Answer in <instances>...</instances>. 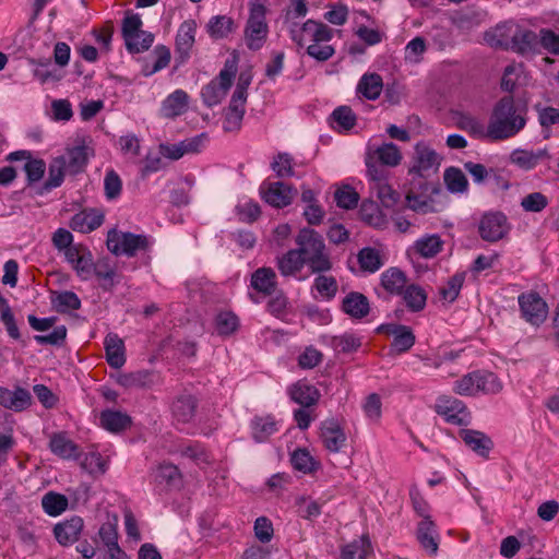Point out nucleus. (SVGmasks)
I'll list each match as a JSON object with an SVG mask.
<instances>
[{"mask_svg":"<svg viewBox=\"0 0 559 559\" xmlns=\"http://www.w3.org/2000/svg\"><path fill=\"white\" fill-rule=\"evenodd\" d=\"M0 405L7 409L23 412L32 405V394L20 385L13 390L0 386Z\"/></svg>","mask_w":559,"mask_h":559,"instance_id":"nucleus-17","label":"nucleus"},{"mask_svg":"<svg viewBox=\"0 0 559 559\" xmlns=\"http://www.w3.org/2000/svg\"><path fill=\"white\" fill-rule=\"evenodd\" d=\"M199 407V399L188 390H182L173 399L170 403V413L177 424H190Z\"/></svg>","mask_w":559,"mask_h":559,"instance_id":"nucleus-13","label":"nucleus"},{"mask_svg":"<svg viewBox=\"0 0 559 559\" xmlns=\"http://www.w3.org/2000/svg\"><path fill=\"white\" fill-rule=\"evenodd\" d=\"M448 190L452 193H464L468 189V181L464 173L457 167H448L443 174Z\"/></svg>","mask_w":559,"mask_h":559,"instance_id":"nucleus-46","label":"nucleus"},{"mask_svg":"<svg viewBox=\"0 0 559 559\" xmlns=\"http://www.w3.org/2000/svg\"><path fill=\"white\" fill-rule=\"evenodd\" d=\"M401 296L407 309L412 312H419L426 307L427 293L417 284L406 285Z\"/></svg>","mask_w":559,"mask_h":559,"instance_id":"nucleus-41","label":"nucleus"},{"mask_svg":"<svg viewBox=\"0 0 559 559\" xmlns=\"http://www.w3.org/2000/svg\"><path fill=\"white\" fill-rule=\"evenodd\" d=\"M269 35V25L266 22V8L260 2H250L249 16L243 28V39L246 46L251 51L260 50Z\"/></svg>","mask_w":559,"mask_h":559,"instance_id":"nucleus-3","label":"nucleus"},{"mask_svg":"<svg viewBox=\"0 0 559 559\" xmlns=\"http://www.w3.org/2000/svg\"><path fill=\"white\" fill-rule=\"evenodd\" d=\"M197 23L194 20H187L181 23L176 35V62L177 66L185 63L190 57V50L195 41Z\"/></svg>","mask_w":559,"mask_h":559,"instance_id":"nucleus-16","label":"nucleus"},{"mask_svg":"<svg viewBox=\"0 0 559 559\" xmlns=\"http://www.w3.org/2000/svg\"><path fill=\"white\" fill-rule=\"evenodd\" d=\"M295 243L312 273L321 274L332 270L330 251L324 238L317 230L310 227L301 228L295 238Z\"/></svg>","mask_w":559,"mask_h":559,"instance_id":"nucleus-2","label":"nucleus"},{"mask_svg":"<svg viewBox=\"0 0 559 559\" xmlns=\"http://www.w3.org/2000/svg\"><path fill=\"white\" fill-rule=\"evenodd\" d=\"M289 34L294 43L304 47L307 43H329L334 36V31L323 22L309 19L301 26L295 24Z\"/></svg>","mask_w":559,"mask_h":559,"instance_id":"nucleus-8","label":"nucleus"},{"mask_svg":"<svg viewBox=\"0 0 559 559\" xmlns=\"http://www.w3.org/2000/svg\"><path fill=\"white\" fill-rule=\"evenodd\" d=\"M504 27L498 26L492 32H487L485 39L490 46L496 48L512 49L513 51L525 55L536 49L538 36L531 29L518 28L511 39L504 37Z\"/></svg>","mask_w":559,"mask_h":559,"instance_id":"nucleus-4","label":"nucleus"},{"mask_svg":"<svg viewBox=\"0 0 559 559\" xmlns=\"http://www.w3.org/2000/svg\"><path fill=\"white\" fill-rule=\"evenodd\" d=\"M526 108L516 104L513 96L500 98L492 108L487 126V136L492 141L516 135L526 124Z\"/></svg>","mask_w":559,"mask_h":559,"instance_id":"nucleus-1","label":"nucleus"},{"mask_svg":"<svg viewBox=\"0 0 559 559\" xmlns=\"http://www.w3.org/2000/svg\"><path fill=\"white\" fill-rule=\"evenodd\" d=\"M122 192V180L118 173L114 169H108L104 177V194L108 201H114L120 198Z\"/></svg>","mask_w":559,"mask_h":559,"instance_id":"nucleus-55","label":"nucleus"},{"mask_svg":"<svg viewBox=\"0 0 559 559\" xmlns=\"http://www.w3.org/2000/svg\"><path fill=\"white\" fill-rule=\"evenodd\" d=\"M382 88L383 81L378 73H366L360 78L356 92L369 100H376L380 97Z\"/></svg>","mask_w":559,"mask_h":559,"instance_id":"nucleus-36","label":"nucleus"},{"mask_svg":"<svg viewBox=\"0 0 559 559\" xmlns=\"http://www.w3.org/2000/svg\"><path fill=\"white\" fill-rule=\"evenodd\" d=\"M83 528V520L80 516H72L70 520L58 523L53 534L60 545L67 546L78 540Z\"/></svg>","mask_w":559,"mask_h":559,"instance_id":"nucleus-28","label":"nucleus"},{"mask_svg":"<svg viewBox=\"0 0 559 559\" xmlns=\"http://www.w3.org/2000/svg\"><path fill=\"white\" fill-rule=\"evenodd\" d=\"M250 286L264 296H271L277 290V276L269 266L257 269L250 278Z\"/></svg>","mask_w":559,"mask_h":559,"instance_id":"nucleus-20","label":"nucleus"},{"mask_svg":"<svg viewBox=\"0 0 559 559\" xmlns=\"http://www.w3.org/2000/svg\"><path fill=\"white\" fill-rule=\"evenodd\" d=\"M342 310L352 318L362 319L369 313V300L364 294L352 292L343 299Z\"/></svg>","mask_w":559,"mask_h":559,"instance_id":"nucleus-34","label":"nucleus"},{"mask_svg":"<svg viewBox=\"0 0 559 559\" xmlns=\"http://www.w3.org/2000/svg\"><path fill=\"white\" fill-rule=\"evenodd\" d=\"M366 155L373 157L376 162L388 167H396L402 160L400 148L392 142L383 143L376 147L369 146Z\"/></svg>","mask_w":559,"mask_h":559,"instance_id":"nucleus-27","label":"nucleus"},{"mask_svg":"<svg viewBox=\"0 0 559 559\" xmlns=\"http://www.w3.org/2000/svg\"><path fill=\"white\" fill-rule=\"evenodd\" d=\"M549 158L550 155L547 148H538L536 151L518 150L511 155L512 162L524 169H532L542 160Z\"/></svg>","mask_w":559,"mask_h":559,"instance_id":"nucleus-38","label":"nucleus"},{"mask_svg":"<svg viewBox=\"0 0 559 559\" xmlns=\"http://www.w3.org/2000/svg\"><path fill=\"white\" fill-rule=\"evenodd\" d=\"M477 370L464 374L462 378L456 380L453 384V391L463 396H476L477 395Z\"/></svg>","mask_w":559,"mask_h":559,"instance_id":"nucleus-59","label":"nucleus"},{"mask_svg":"<svg viewBox=\"0 0 559 559\" xmlns=\"http://www.w3.org/2000/svg\"><path fill=\"white\" fill-rule=\"evenodd\" d=\"M43 510L50 516H58L68 508V499L64 495L48 491L41 498Z\"/></svg>","mask_w":559,"mask_h":559,"instance_id":"nucleus-50","label":"nucleus"},{"mask_svg":"<svg viewBox=\"0 0 559 559\" xmlns=\"http://www.w3.org/2000/svg\"><path fill=\"white\" fill-rule=\"evenodd\" d=\"M51 305L58 313H67L70 310H79L81 299L71 290L55 292L51 296Z\"/></svg>","mask_w":559,"mask_h":559,"instance_id":"nucleus-42","label":"nucleus"},{"mask_svg":"<svg viewBox=\"0 0 559 559\" xmlns=\"http://www.w3.org/2000/svg\"><path fill=\"white\" fill-rule=\"evenodd\" d=\"M64 170L63 157L55 159L49 166L48 178L38 191V194L48 193L52 189L60 187L64 179Z\"/></svg>","mask_w":559,"mask_h":559,"instance_id":"nucleus-49","label":"nucleus"},{"mask_svg":"<svg viewBox=\"0 0 559 559\" xmlns=\"http://www.w3.org/2000/svg\"><path fill=\"white\" fill-rule=\"evenodd\" d=\"M435 411L449 424L467 426L471 423V412L465 403L450 395H441L436 400Z\"/></svg>","mask_w":559,"mask_h":559,"instance_id":"nucleus-10","label":"nucleus"},{"mask_svg":"<svg viewBox=\"0 0 559 559\" xmlns=\"http://www.w3.org/2000/svg\"><path fill=\"white\" fill-rule=\"evenodd\" d=\"M334 199L338 207L350 210L357 206L359 195L352 187L345 186L336 190Z\"/></svg>","mask_w":559,"mask_h":559,"instance_id":"nucleus-63","label":"nucleus"},{"mask_svg":"<svg viewBox=\"0 0 559 559\" xmlns=\"http://www.w3.org/2000/svg\"><path fill=\"white\" fill-rule=\"evenodd\" d=\"M189 96L183 90H176L162 104V112L166 118L183 115L188 109Z\"/></svg>","mask_w":559,"mask_h":559,"instance_id":"nucleus-35","label":"nucleus"},{"mask_svg":"<svg viewBox=\"0 0 559 559\" xmlns=\"http://www.w3.org/2000/svg\"><path fill=\"white\" fill-rule=\"evenodd\" d=\"M460 437L472 451L483 457H488L493 448L492 440L479 430L461 429Z\"/></svg>","mask_w":559,"mask_h":559,"instance_id":"nucleus-22","label":"nucleus"},{"mask_svg":"<svg viewBox=\"0 0 559 559\" xmlns=\"http://www.w3.org/2000/svg\"><path fill=\"white\" fill-rule=\"evenodd\" d=\"M306 53L319 62H325L335 55V48L328 43L309 44Z\"/></svg>","mask_w":559,"mask_h":559,"instance_id":"nucleus-64","label":"nucleus"},{"mask_svg":"<svg viewBox=\"0 0 559 559\" xmlns=\"http://www.w3.org/2000/svg\"><path fill=\"white\" fill-rule=\"evenodd\" d=\"M271 168L280 178L294 176L292 155L288 153H278L274 156Z\"/></svg>","mask_w":559,"mask_h":559,"instance_id":"nucleus-62","label":"nucleus"},{"mask_svg":"<svg viewBox=\"0 0 559 559\" xmlns=\"http://www.w3.org/2000/svg\"><path fill=\"white\" fill-rule=\"evenodd\" d=\"M148 247L150 240L145 235L111 230L107 237V248L115 255L134 257L139 251H146Z\"/></svg>","mask_w":559,"mask_h":559,"instance_id":"nucleus-7","label":"nucleus"},{"mask_svg":"<svg viewBox=\"0 0 559 559\" xmlns=\"http://www.w3.org/2000/svg\"><path fill=\"white\" fill-rule=\"evenodd\" d=\"M372 554L368 535H361L342 548V559H367Z\"/></svg>","mask_w":559,"mask_h":559,"instance_id":"nucleus-40","label":"nucleus"},{"mask_svg":"<svg viewBox=\"0 0 559 559\" xmlns=\"http://www.w3.org/2000/svg\"><path fill=\"white\" fill-rule=\"evenodd\" d=\"M98 536L99 546H104L109 559H121V556H123L124 552L118 544L117 524L111 522L102 524L98 531Z\"/></svg>","mask_w":559,"mask_h":559,"instance_id":"nucleus-26","label":"nucleus"},{"mask_svg":"<svg viewBox=\"0 0 559 559\" xmlns=\"http://www.w3.org/2000/svg\"><path fill=\"white\" fill-rule=\"evenodd\" d=\"M518 301L522 317L526 322L535 326H539L545 322L548 314V306L537 292L522 293Z\"/></svg>","mask_w":559,"mask_h":559,"instance_id":"nucleus-11","label":"nucleus"},{"mask_svg":"<svg viewBox=\"0 0 559 559\" xmlns=\"http://www.w3.org/2000/svg\"><path fill=\"white\" fill-rule=\"evenodd\" d=\"M307 265L298 249H289L287 252L276 258V266L282 276L296 277Z\"/></svg>","mask_w":559,"mask_h":559,"instance_id":"nucleus-29","label":"nucleus"},{"mask_svg":"<svg viewBox=\"0 0 559 559\" xmlns=\"http://www.w3.org/2000/svg\"><path fill=\"white\" fill-rule=\"evenodd\" d=\"M100 426L109 432H121L132 425V418L123 412L104 409L99 414Z\"/></svg>","mask_w":559,"mask_h":559,"instance_id":"nucleus-30","label":"nucleus"},{"mask_svg":"<svg viewBox=\"0 0 559 559\" xmlns=\"http://www.w3.org/2000/svg\"><path fill=\"white\" fill-rule=\"evenodd\" d=\"M440 166V158L435 150L427 144L420 142L415 146L413 157V165L409 168V175H413V180L418 177V186L425 191L428 189V182L421 181L428 178L431 174H436Z\"/></svg>","mask_w":559,"mask_h":559,"instance_id":"nucleus-6","label":"nucleus"},{"mask_svg":"<svg viewBox=\"0 0 559 559\" xmlns=\"http://www.w3.org/2000/svg\"><path fill=\"white\" fill-rule=\"evenodd\" d=\"M465 281V273H455L451 276L447 284L439 289L440 297L448 302H453L460 295Z\"/></svg>","mask_w":559,"mask_h":559,"instance_id":"nucleus-53","label":"nucleus"},{"mask_svg":"<svg viewBox=\"0 0 559 559\" xmlns=\"http://www.w3.org/2000/svg\"><path fill=\"white\" fill-rule=\"evenodd\" d=\"M290 463L296 471L310 474L318 469L319 463L306 448L295 450L290 455Z\"/></svg>","mask_w":559,"mask_h":559,"instance_id":"nucleus-45","label":"nucleus"},{"mask_svg":"<svg viewBox=\"0 0 559 559\" xmlns=\"http://www.w3.org/2000/svg\"><path fill=\"white\" fill-rule=\"evenodd\" d=\"M362 344V338L354 333L345 332L331 338V347L338 354H350L357 352Z\"/></svg>","mask_w":559,"mask_h":559,"instance_id":"nucleus-44","label":"nucleus"},{"mask_svg":"<svg viewBox=\"0 0 559 559\" xmlns=\"http://www.w3.org/2000/svg\"><path fill=\"white\" fill-rule=\"evenodd\" d=\"M477 395L483 394H497L502 390V382L498 376L491 371L477 370Z\"/></svg>","mask_w":559,"mask_h":559,"instance_id":"nucleus-48","label":"nucleus"},{"mask_svg":"<svg viewBox=\"0 0 559 559\" xmlns=\"http://www.w3.org/2000/svg\"><path fill=\"white\" fill-rule=\"evenodd\" d=\"M289 307V300L284 290L277 289L266 304V310L270 314L277 319H283L287 312Z\"/></svg>","mask_w":559,"mask_h":559,"instance_id":"nucleus-54","label":"nucleus"},{"mask_svg":"<svg viewBox=\"0 0 559 559\" xmlns=\"http://www.w3.org/2000/svg\"><path fill=\"white\" fill-rule=\"evenodd\" d=\"M50 451L64 460H78L81 456L80 447L67 437L66 432L53 433L49 441Z\"/></svg>","mask_w":559,"mask_h":559,"instance_id":"nucleus-24","label":"nucleus"},{"mask_svg":"<svg viewBox=\"0 0 559 559\" xmlns=\"http://www.w3.org/2000/svg\"><path fill=\"white\" fill-rule=\"evenodd\" d=\"M331 119L337 123L340 130L349 131L356 126L357 117L349 106L336 107Z\"/></svg>","mask_w":559,"mask_h":559,"instance_id":"nucleus-56","label":"nucleus"},{"mask_svg":"<svg viewBox=\"0 0 559 559\" xmlns=\"http://www.w3.org/2000/svg\"><path fill=\"white\" fill-rule=\"evenodd\" d=\"M104 214L95 209H85L74 214L69 223L72 230L87 234L97 229L104 223Z\"/></svg>","mask_w":559,"mask_h":559,"instance_id":"nucleus-19","label":"nucleus"},{"mask_svg":"<svg viewBox=\"0 0 559 559\" xmlns=\"http://www.w3.org/2000/svg\"><path fill=\"white\" fill-rule=\"evenodd\" d=\"M417 540L429 557L436 556L438 551V535L435 523L430 519H423L417 527Z\"/></svg>","mask_w":559,"mask_h":559,"instance_id":"nucleus-31","label":"nucleus"},{"mask_svg":"<svg viewBox=\"0 0 559 559\" xmlns=\"http://www.w3.org/2000/svg\"><path fill=\"white\" fill-rule=\"evenodd\" d=\"M236 213L239 221L251 224L260 217L261 207L258 202L247 200L236 206Z\"/></svg>","mask_w":559,"mask_h":559,"instance_id":"nucleus-61","label":"nucleus"},{"mask_svg":"<svg viewBox=\"0 0 559 559\" xmlns=\"http://www.w3.org/2000/svg\"><path fill=\"white\" fill-rule=\"evenodd\" d=\"M250 430L252 439L262 443L278 431V421L271 414L254 416L250 421Z\"/></svg>","mask_w":559,"mask_h":559,"instance_id":"nucleus-23","label":"nucleus"},{"mask_svg":"<svg viewBox=\"0 0 559 559\" xmlns=\"http://www.w3.org/2000/svg\"><path fill=\"white\" fill-rule=\"evenodd\" d=\"M139 14L128 13L122 21V37L130 53H140L150 49L154 41L153 34L142 31Z\"/></svg>","mask_w":559,"mask_h":559,"instance_id":"nucleus-5","label":"nucleus"},{"mask_svg":"<svg viewBox=\"0 0 559 559\" xmlns=\"http://www.w3.org/2000/svg\"><path fill=\"white\" fill-rule=\"evenodd\" d=\"M509 230L508 218L501 212L485 213L478 224V233L483 240L496 242L502 239Z\"/></svg>","mask_w":559,"mask_h":559,"instance_id":"nucleus-12","label":"nucleus"},{"mask_svg":"<svg viewBox=\"0 0 559 559\" xmlns=\"http://www.w3.org/2000/svg\"><path fill=\"white\" fill-rule=\"evenodd\" d=\"M106 360L112 368H121L126 362L123 341L115 333H109L104 341Z\"/></svg>","mask_w":559,"mask_h":559,"instance_id":"nucleus-33","label":"nucleus"},{"mask_svg":"<svg viewBox=\"0 0 559 559\" xmlns=\"http://www.w3.org/2000/svg\"><path fill=\"white\" fill-rule=\"evenodd\" d=\"M534 109L537 112L538 122L543 128V132L548 131L552 126L559 124V109L551 106H543L536 104Z\"/></svg>","mask_w":559,"mask_h":559,"instance_id":"nucleus-58","label":"nucleus"},{"mask_svg":"<svg viewBox=\"0 0 559 559\" xmlns=\"http://www.w3.org/2000/svg\"><path fill=\"white\" fill-rule=\"evenodd\" d=\"M287 393L293 402L304 408L317 405L321 394L320 391L306 380H299L287 389Z\"/></svg>","mask_w":559,"mask_h":559,"instance_id":"nucleus-18","label":"nucleus"},{"mask_svg":"<svg viewBox=\"0 0 559 559\" xmlns=\"http://www.w3.org/2000/svg\"><path fill=\"white\" fill-rule=\"evenodd\" d=\"M443 241L439 235H428L416 240V252L426 259L436 257L442 250Z\"/></svg>","mask_w":559,"mask_h":559,"instance_id":"nucleus-47","label":"nucleus"},{"mask_svg":"<svg viewBox=\"0 0 559 559\" xmlns=\"http://www.w3.org/2000/svg\"><path fill=\"white\" fill-rule=\"evenodd\" d=\"M321 439L326 450L336 453L344 447L346 435L335 420H325L321 427Z\"/></svg>","mask_w":559,"mask_h":559,"instance_id":"nucleus-25","label":"nucleus"},{"mask_svg":"<svg viewBox=\"0 0 559 559\" xmlns=\"http://www.w3.org/2000/svg\"><path fill=\"white\" fill-rule=\"evenodd\" d=\"M235 75L236 69L226 63L218 76L203 86L201 96L206 107H214L223 100L233 84Z\"/></svg>","mask_w":559,"mask_h":559,"instance_id":"nucleus-9","label":"nucleus"},{"mask_svg":"<svg viewBox=\"0 0 559 559\" xmlns=\"http://www.w3.org/2000/svg\"><path fill=\"white\" fill-rule=\"evenodd\" d=\"M457 124L461 129L467 131L474 138H488L487 128H485V126L477 118L468 114H461Z\"/></svg>","mask_w":559,"mask_h":559,"instance_id":"nucleus-57","label":"nucleus"},{"mask_svg":"<svg viewBox=\"0 0 559 559\" xmlns=\"http://www.w3.org/2000/svg\"><path fill=\"white\" fill-rule=\"evenodd\" d=\"M381 285L391 295H402L407 285L406 274L397 267H390L381 274Z\"/></svg>","mask_w":559,"mask_h":559,"instance_id":"nucleus-37","label":"nucleus"},{"mask_svg":"<svg viewBox=\"0 0 559 559\" xmlns=\"http://www.w3.org/2000/svg\"><path fill=\"white\" fill-rule=\"evenodd\" d=\"M378 332L393 336L391 350L395 354H403L408 352L416 342V337L412 329L404 324H382L378 328Z\"/></svg>","mask_w":559,"mask_h":559,"instance_id":"nucleus-15","label":"nucleus"},{"mask_svg":"<svg viewBox=\"0 0 559 559\" xmlns=\"http://www.w3.org/2000/svg\"><path fill=\"white\" fill-rule=\"evenodd\" d=\"M215 331L219 336L228 337L240 326L239 318L233 311H219L214 319Z\"/></svg>","mask_w":559,"mask_h":559,"instance_id":"nucleus-43","label":"nucleus"},{"mask_svg":"<svg viewBox=\"0 0 559 559\" xmlns=\"http://www.w3.org/2000/svg\"><path fill=\"white\" fill-rule=\"evenodd\" d=\"M98 281V286L104 292H112L114 287L120 282L114 265L108 260H98L92 271Z\"/></svg>","mask_w":559,"mask_h":559,"instance_id":"nucleus-32","label":"nucleus"},{"mask_svg":"<svg viewBox=\"0 0 559 559\" xmlns=\"http://www.w3.org/2000/svg\"><path fill=\"white\" fill-rule=\"evenodd\" d=\"M357 260L361 271L368 273H374L383 265L379 251L371 247L362 248L357 254Z\"/></svg>","mask_w":559,"mask_h":559,"instance_id":"nucleus-51","label":"nucleus"},{"mask_svg":"<svg viewBox=\"0 0 559 559\" xmlns=\"http://www.w3.org/2000/svg\"><path fill=\"white\" fill-rule=\"evenodd\" d=\"M372 189L376 190L378 199L386 209L394 207L400 200V193L388 185L386 181L373 185Z\"/></svg>","mask_w":559,"mask_h":559,"instance_id":"nucleus-60","label":"nucleus"},{"mask_svg":"<svg viewBox=\"0 0 559 559\" xmlns=\"http://www.w3.org/2000/svg\"><path fill=\"white\" fill-rule=\"evenodd\" d=\"M237 29L238 24L229 15H214L205 25V31L213 40L228 38L229 35L236 33Z\"/></svg>","mask_w":559,"mask_h":559,"instance_id":"nucleus-21","label":"nucleus"},{"mask_svg":"<svg viewBox=\"0 0 559 559\" xmlns=\"http://www.w3.org/2000/svg\"><path fill=\"white\" fill-rule=\"evenodd\" d=\"M152 372L147 370H139L135 372L122 373L118 377L117 382L123 388H144L153 383Z\"/></svg>","mask_w":559,"mask_h":559,"instance_id":"nucleus-52","label":"nucleus"},{"mask_svg":"<svg viewBox=\"0 0 559 559\" xmlns=\"http://www.w3.org/2000/svg\"><path fill=\"white\" fill-rule=\"evenodd\" d=\"M296 193V189L283 181L264 182L260 187V194L262 200L276 209L288 206Z\"/></svg>","mask_w":559,"mask_h":559,"instance_id":"nucleus-14","label":"nucleus"},{"mask_svg":"<svg viewBox=\"0 0 559 559\" xmlns=\"http://www.w3.org/2000/svg\"><path fill=\"white\" fill-rule=\"evenodd\" d=\"M88 162V147L79 145L70 148L67 159L63 158L66 170L71 175H78L84 170Z\"/></svg>","mask_w":559,"mask_h":559,"instance_id":"nucleus-39","label":"nucleus"}]
</instances>
